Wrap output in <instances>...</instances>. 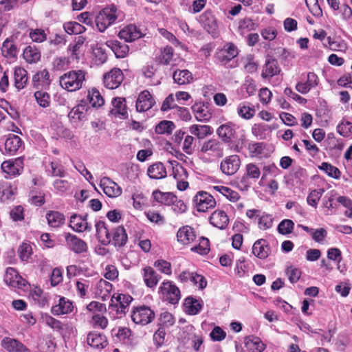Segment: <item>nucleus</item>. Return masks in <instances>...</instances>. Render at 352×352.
Instances as JSON below:
<instances>
[{
  "mask_svg": "<svg viewBox=\"0 0 352 352\" xmlns=\"http://www.w3.org/2000/svg\"><path fill=\"white\" fill-rule=\"evenodd\" d=\"M85 73L82 70H72L65 73L60 78V85L68 91H75L80 89L84 80Z\"/></svg>",
  "mask_w": 352,
  "mask_h": 352,
  "instance_id": "f257e3e1",
  "label": "nucleus"
},
{
  "mask_svg": "<svg viewBox=\"0 0 352 352\" xmlns=\"http://www.w3.org/2000/svg\"><path fill=\"white\" fill-rule=\"evenodd\" d=\"M161 298L170 304H177L181 298L179 289L171 281H164L159 287Z\"/></svg>",
  "mask_w": 352,
  "mask_h": 352,
  "instance_id": "f03ea898",
  "label": "nucleus"
},
{
  "mask_svg": "<svg viewBox=\"0 0 352 352\" xmlns=\"http://www.w3.org/2000/svg\"><path fill=\"white\" fill-rule=\"evenodd\" d=\"M131 317L134 323L144 326L155 319V314L149 307L142 305L133 309Z\"/></svg>",
  "mask_w": 352,
  "mask_h": 352,
  "instance_id": "7ed1b4c3",
  "label": "nucleus"
},
{
  "mask_svg": "<svg viewBox=\"0 0 352 352\" xmlns=\"http://www.w3.org/2000/svg\"><path fill=\"white\" fill-rule=\"evenodd\" d=\"M117 9L115 7L104 8L96 18V24L100 32H104L113 24L118 18Z\"/></svg>",
  "mask_w": 352,
  "mask_h": 352,
  "instance_id": "20e7f679",
  "label": "nucleus"
},
{
  "mask_svg": "<svg viewBox=\"0 0 352 352\" xmlns=\"http://www.w3.org/2000/svg\"><path fill=\"white\" fill-rule=\"evenodd\" d=\"M241 166V160L237 155L226 157L220 163V170L226 175H234Z\"/></svg>",
  "mask_w": 352,
  "mask_h": 352,
  "instance_id": "39448f33",
  "label": "nucleus"
},
{
  "mask_svg": "<svg viewBox=\"0 0 352 352\" xmlns=\"http://www.w3.org/2000/svg\"><path fill=\"white\" fill-rule=\"evenodd\" d=\"M197 210L199 212H205L209 209L213 208L216 205V201L209 193L204 191L199 192L194 197Z\"/></svg>",
  "mask_w": 352,
  "mask_h": 352,
  "instance_id": "423d86ee",
  "label": "nucleus"
},
{
  "mask_svg": "<svg viewBox=\"0 0 352 352\" xmlns=\"http://www.w3.org/2000/svg\"><path fill=\"white\" fill-rule=\"evenodd\" d=\"M200 152L208 155L221 157L223 155V144L218 140L211 138L203 142L200 147Z\"/></svg>",
  "mask_w": 352,
  "mask_h": 352,
  "instance_id": "0eeeda50",
  "label": "nucleus"
},
{
  "mask_svg": "<svg viewBox=\"0 0 352 352\" xmlns=\"http://www.w3.org/2000/svg\"><path fill=\"white\" fill-rule=\"evenodd\" d=\"M1 169L7 175L12 177L21 175L23 170V158L18 157L14 160L5 161L1 164Z\"/></svg>",
  "mask_w": 352,
  "mask_h": 352,
  "instance_id": "6e6552de",
  "label": "nucleus"
},
{
  "mask_svg": "<svg viewBox=\"0 0 352 352\" xmlns=\"http://www.w3.org/2000/svg\"><path fill=\"white\" fill-rule=\"evenodd\" d=\"M133 298L128 294H119L111 298V304L109 309L115 311L118 314H124L129 305L131 302Z\"/></svg>",
  "mask_w": 352,
  "mask_h": 352,
  "instance_id": "1a4fd4ad",
  "label": "nucleus"
},
{
  "mask_svg": "<svg viewBox=\"0 0 352 352\" xmlns=\"http://www.w3.org/2000/svg\"><path fill=\"white\" fill-rule=\"evenodd\" d=\"M104 85L110 89L118 87L124 80V75L120 69L114 68L104 75Z\"/></svg>",
  "mask_w": 352,
  "mask_h": 352,
  "instance_id": "9d476101",
  "label": "nucleus"
},
{
  "mask_svg": "<svg viewBox=\"0 0 352 352\" xmlns=\"http://www.w3.org/2000/svg\"><path fill=\"white\" fill-rule=\"evenodd\" d=\"M245 175L241 177L238 183L241 190H248L250 186L248 179H258L261 175L260 168L254 164L250 163L245 166Z\"/></svg>",
  "mask_w": 352,
  "mask_h": 352,
  "instance_id": "9b49d317",
  "label": "nucleus"
},
{
  "mask_svg": "<svg viewBox=\"0 0 352 352\" xmlns=\"http://www.w3.org/2000/svg\"><path fill=\"white\" fill-rule=\"evenodd\" d=\"M217 134L224 143H232L236 138L235 126L231 122L221 124L217 128Z\"/></svg>",
  "mask_w": 352,
  "mask_h": 352,
  "instance_id": "f8f14e48",
  "label": "nucleus"
},
{
  "mask_svg": "<svg viewBox=\"0 0 352 352\" xmlns=\"http://www.w3.org/2000/svg\"><path fill=\"white\" fill-rule=\"evenodd\" d=\"M196 238L195 231L189 226L180 228L177 232V241L184 245H188L192 243Z\"/></svg>",
  "mask_w": 352,
  "mask_h": 352,
  "instance_id": "ddd939ff",
  "label": "nucleus"
},
{
  "mask_svg": "<svg viewBox=\"0 0 352 352\" xmlns=\"http://www.w3.org/2000/svg\"><path fill=\"white\" fill-rule=\"evenodd\" d=\"M100 186L104 193L109 197H117L122 194L121 188L109 177H103L100 180Z\"/></svg>",
  "mask_w": 352,
  "mask_h": 352,
  "instance_id": "4468645a",
  "label": "nucleus"
},
{
  "mask_svg": "<svg viewBox=\"0 0 352 352\" xmlns=\"http://www.w3.org/2000/svg\"><path fill=\"white\" fill-rule=\"evenodd\" d=\"M155 103V100L150 92L144 90L138 96L136 101V109L139 112H144L151 109Z\"/></svg>",
  "mask_w": 352,
  "mask_h": 352,
  "instance_id": "2eb2a0df",
  "label": "nucleus"
},
{
  "mask_svg": "<svg viewBox=\"0 0 352 352\" xmlns=\"http://www.w3.org/2000/svg\"><path fill=\"white\" fill-rule=\"evenodd\" d=\"M118 36L126 42H133L142 37L143 34L135 25L129 24L119 32Z\"/></svg>",
  "mask_w": 352,
  "mask_h": 352,
  "instance_id": "dca6fc26",
  "label": "nucleus"
},
{
  "mask_svg": "<svg viewBox=\"0 0 352 352\" xmlns=\"http://www.w3.org/2000/svg\"><path fill=\"white\" fill-rule=\"evenodd\" d=\"M200 21L204 28L210 34H215L217 30V20L210 10H206L200 16Z\"/></svg>",
  "mask_w": 352,
  "mask_h": 352,
  "instance_id": "f3484780",
  "label": "nucleus"
},
{
  "mask_svg": "<svg viewBox=\"0 0 352 352\" xmlns=\"http://www.w3.org/2000/svg\"><path fill=\"white\" fill-rule=\"evenodd\" d=\"M318 82V76L314 72H309L307 75V80L305 82H298L296 85V89L302 94H306L311 88L316 87Z\"/></svg>",
  "mask_w": 352,
  "mask_h": 352,
  "instance_id": "a211bd4d",
  "label": "nucleus"
},
{
  "mask_svg": "<svg viewBox=\"0 0 352 352\" xmlns=\"http://www.w3.org/2000/svg\"><path fill=\"white\" fill-rule=\"evenodd\" d=\"M87 215L84 216L74 214L70 218L69 226L76 232L90 231L91 229V226L87 221Z\"/></svg>",
  "mask_w": 352,
  "mask_h": 352,
  "instance_id": "6ab92c4d",
  "label": "nucleus"
},
{
  "mask_svg": "<svg viewBox=\"0 0 352 352\" xmlns=\"http://www.w3.org/2000/svg\"><path fill=\"white\" fill-rule=\"evenodd\" d=\"M106 45L113 52L116 57L118 58H125L129 54V45L119 41L109 40L106 42Z\"/></svg>",
  "mask_w": 352,
  "mask_h": 352,
  "instance_id": "aec40b11",
  "label": "nucleus"
},
{
  "mask_svg": "<svg viewBox=\"0 0 352 352\" xmlns=\"http://www.w3.org/2000/svg\"><path fill=\"white\" fill-rule=\"evenodd\" d=\"M142 276L145 285L149 288L155 287L161 278L150 266H146L142 269Z\"/></svg>",
  "mask_w": 352,
  "mask_h": 352,
  "instance_id": "412c9836",
  "label": "nucleus"
},
{
  "mask_svg": "<svg viewBox=\"0 0 352 352\" xmlns=\"http://www.w3.org/2000/svg\"><path fill=\"white\" fill-rule=\"evenodd\" d=\"M74 306L71 301L61 297L58 300V303L54 305L51 309V312L55 316L67 314L73 311Z\"/></svg>",
  "mask_w": 352,
  "mask_h": 352,
  "instance_id": "4be33fe9",
  "label": "nucleus"
},
{
  "mask_svg": "<svg viewBox=\"0 0 352 352\" xmlns=\"http://www.w3.org/2000/svg\"><path fill=\"white\" fill-rule=\"evenodd\" d=\"M22 143L21 139L18 135L10 134L5 142L6 153L10 155L16 154L22 146Z\"/></svg>",
  "mask_w": 352,
  "mask_h": 352,
  "instance_id": "5701e85b",
  "label": "nucleus"
},
{
  "mask_svg": "<svg viewBox=\"0 0 352 352\" xmlns=\"http://www.w3.org/2000/svg\"><path fill=\"white\" fill-rule=\"evenodd\" d=\"M270 252L267 242L263 239H258L252 246V253L260 259L266 258Z\"/></svg>",
  "mask_w": 352,
  "mask_h": 352,
  "instance_id": "b1692460",
  "label": "nucleus"
},
{
  "mask_svg": "<svg viewBox=\"0 0 352 352\" xmlns=\"http://www.w3.org/2000/svg\"><path fill=\"white\" fill-rule=\"evenodd\" d=\"M280 72L278 61L274 58H269L263 66L261 76L263 78H271L278 74Z\"/></svg>",
  "mask_w": 352,
  "mask_h": 352,
  "instance_id": "393cba45",
  "label": "nucleus"
},
{
  "mask_svg": "<svg viewBox=\"0 0 352 352\" xmlns=\"http://www.w3.org/2000/svg\"><path fill=\"white\" fill-rule=\"evenodd\" d=\"M96 236L103 245H108L111 242V234L104 221H99L96 223Z\"/></svg>",
  "mask_w": 352,
  "mask_h": 352,
  "instance_id": "a878e982",
  "label": "nucleus"
},
{
  "mask_svg": "<svg viewBox=\"0 0 352 352\" xmlns=\"http://www.w3.org/2000/svg\"><path fill=\"white\" fill-rule=\"evenodd\" d=\"M210 221L213 226L223 230L227 227L229 219L224 211L216 210L212 214Z\"/></svg>",
  "mask_w": 352,
  "mask_h": 352,
  "instance_id": "bb28decb",
  "label": "nucleus"
},
{
  "mask_svg": "<svg viewBox=\"0 0 352 352\" xmlns=\"http://www.w3.org/2000/svg\"><path fill=\"white\" fill-rule=\"evenodd\" d=\"M4 281L7 285L12 287H21L22 285H24L22 283L23 280L21 276L12 267H9L6 270Z\"/></svg>",
  "mask_w": 352,
  "mask_h": 352,
  "instance_id": "cd10ccee",
  "label": "nucleus"
},
{
  "mask_svg": "<svg viewBox=\"0 0 352 352\" xmlns=\"http://www.w3.org/2000/svg\"><path fill=\"white\" fill-rule=\"evenodd\" d=\"M2 346L9 352H26L28 349L17 340L4 338L1 341Z\"/></svg>",
  "mask_w": 352,
  "mask_h": 352,
  "instance_id": "c85d7f7f",
  "label": "nucleus"
},
{
  "mask_svg": "<svg viewBox=\"0 0 352 352\" xmlns=\"http://www.w3.org/2000/svg\"><path fill=\"white\" fill-rule=\"evenodd\" d=\"M128 241L127 234L122 226H118L112 230L111 241L116 247H123Z\"/></svg>",
  "mask_w": 352,
  "mask_h": 352,
  "instance_id": "c756f323",
  "label": "nucleus"
},
{
  "mask_svg": "<svg viewBox=\"0 0 352 352\" xmlns=\"http://www.w3.org/2000/svg\"><path fill=\"white\" fill-rule=\"evenodd\" d=\"M147 175L151 179H160L165 178L167 173L162 162H155L148 168Z\"/></svg>",
  "mask_w": 352,
  "mask_h": 352,
  "instance_id": "7c9ffc66",
  "label": "nucleus"
},
{
  "mask_svg": "<svg viewBox=\"0 0 352 352\" xmlns=\"http://www.w3.org/2000/svg\"><path fill=\"white\" fill-rule=\"evenodd\" d=\"M173 78L174 82L179 85L190 84L193 80V76L188 69H176Z\"/></svg>",
  "mask_w": 352,
  "mask_h": 352,
  "instance_id": "2f4dec72",
  "label": "nucleus"
},
{
  "mask_svg": "<svg viewBox=\"0 0 352 352\" xmlns=\"http://www.w3.org/2000/svg\"><path fill=\"white\" fill-rule=\"evenodd\" d=\"M87 342L89 345L96 349H102L107 345L106 337L97 332H91L88 334Z\"/></svg>",
  "mask_w": 352,
  "mask_h": 352,
  "instance_id": "473e14b6",
  "label": "nucleus"
},
{
  "mask_svg": "<svg viewBox=\"0 0 352 352\" xmlns=\"http://www.w3.org/2000/svg\"><path fill=\"white\" fill-rule=\"evenodd\" d=\"M33 85L36 88H45L50 84V74L47 69L37 72L32 78Z\"/></svg>",
  "mask_w": 352,
  "mask_h": 352,
  "instance_id": "72a5a7b5",
  "label": "nucleus"
},
{
  "mask_svg": "<svg viewBox=\"0 0 352 352\" xmlns=\"http://www.w3.org/2000/svg\"><path fill=\"white\" fill-rule=\"evenodd\" d=\"M113 109L111 113L114 115H120L124 118L127 116L126 100L124 98H115L112 100Z\"/></svg>",
  "mask_w": 352,
  "mask_h": 352,
  "instance_id": "f704fd0d",
  "label": "nucleus"
},
{
  "mask_svg": "<svg viewBox=\"0 0 352 352\" xmlns=\"http://www.w3.org/2000/svg\"><path fill=\"white\" fill-rule=\"evenodd\" d=\"M14 85L18 90L23 89L28 82V72L22 67H16L14 72Z\"/></svg>",
  "mask_w": 352,
  "mask_h": 352,
  "instance_id": "c9c22d12",
  "label": "nucleus"
},
{
  "mask_svg": "<svg viewBox=\"0 0 352 352\" xmlns=\"http://www.w3.org/2000/svg\"><path fill=\"white\" fill-rule=\"evenodd\" d=\"M67 241L69 243L72 249L76 253H82L85 252L87 250V243L82 239L78 238L75 235L69 234L67 238Z\"/></svg>",
  "mask_w": 352,
  "mask_h": 352,
  "instance_id": "e433bc0d",
  "label": "nucleus"
},
{
  "mask_svg": "<svg viewBox=\"0 0 352 352\" xmlns=\"http://www.w3.org/2000/svg\"><path fill=\"white\" fill-rule=\"evenodd\" d=\"M188 131L191 135L196 136L198 139H203L212 133L211 127L208 125L192 124L189 126Z\"/></svg>",
  "mask_w": 352,
  "mask_h": 352,
  "instance_id": "4c0bfd02",
  "label": "nucleus"
},
{
  "mask_svg": "<svg viewBox=\"0 0 352 352\" xmlns=\"http://www.w3.org/2000/svg\"><path fill=\"white\" fill-rule=\"evenodd\" d=\"M258 28V24L256 23L250 18H244L239 21L238 23V32L241 36H245L250 31L255 30Z\"/></svg>",
  "mask_w": 352,
  "mask_h": 352,
  "instance_id": "58836bf2",
  "label": "nucleus"
},
{
  "mask_svg": "<svg viewBox=\"0 0 352 352\" xmlns=\"http://www.w3.org/2000/svg\"><path fill=\"white\" fill-rule=\"evenodd\" d=\"M48 225L52 228H58L64 224V215L57 211H50L46 214Z\"/></svg>",
  "mask_w": 352,
  "mask_h": 352,
  "instance_id": "ea45409f",
  "label": "nucleus"
},
{
  "mask_svg": "<svg viewBox=\"0 0 352 352\" xmlns=\"http://www.w3.org/2000/svg\"><path fill=\"white\" fill-rule=\"evenodd\" d=\"M154 199L162 204L171 206L174 200H176V196L171 192H162L160 190H155L153 192Z\"/></svg>",
  "mask_w": 352,
  "mask_h": 352,
  "instance_id": "a19ab883",
  "label": "nucleus"
},
{
  "mask_svg": "<svg viewBox=\"0 0 352 352\" xmlns=\"http://www.w3.org/2000/svg\"><path fill=\"white\" fill-rule=\"evenodd\" d=\"M184 306L186 312L190 315L198 314L202 307L199 300L192 297H188L185 299Z\"/></svg>",
  "mask_w": 352,
  "mask_h": 352,
  "instance_id": "79ce46f5",
  "label": "nucleus"
},
{
  "mask_svg": "<svg viewBox=\"0 0 352 352\" xmlns=\"http://www.w3.org/2000/svg\"><path fill=\"white\" fill-rule=\"evenodd\" d=\"M238 115L243 119L249 120L255 114V109L250 107L248 102H242L239 104L236 109Z\"/></svg>",
  "mask_w": 352,
  "mask_h": 352,
  "instance_id": "37998d69",
  "label": "nucleus"
},
{
  "mask_svg": "<svg viewBox=\"0 0 352 352\" xmlns=\"http://www.w3.org/2000/svg\"><path fill=\"white\" fill-rule=\"evenodd\" d=\"M217 192H220L231 201L235 202L239 200V195L237 192L223 186H215L212 188Z\"/></svg>",
  "mask_w": 352,
  "mask_h": 352,
  "instance_id": "c03bdc74",
  "label": "nucleus"
},
{
  "mask_svg": "<svg viewBox=\"0 0 352 352\" xmlns=\"http://www.w3.org/2000/svg\"><path fill=\"white\" fill-rule=\"evenodd\" d=\"M42 321L47 326L58 332L60 333L64 329L63 323L60 320L53 318L49 314L43 315L42 316Z\"/></svg>",
  "mask_w": 352,
  "mask_h": 352,
  "instance_id": "a18cd8bd",
  "label": "nucleus"
},
{
  "mask_svg": "<svg viewBox=\"0 0 352 352\" xmlns=\"http://www.w3.org/2000/svg\"><path fill=\"white\" fill-rule=\"evenodd\" d=\"M1 52L6 58H14L17 54V49L12 41L6 39L3 43Z\"/></svg>",
  "mask_w": 352,
  "mask_h": 352,
  "instance_id": "49530a36",
  "label": "nucleus"
},
{
  "mask_svg": "<svg viewBox=\"0 0 352 352\" xmlns=\"http://www.w3.org/2000/svg\"><path fill=\"white\" fill-rule=\"evenodd\" d=\"M23 57L28 63H36L41 58L40 52L31 46L27 47L23 51Z\"/></svg>",
  "mask_w": 352,
  "mask_h": 352,
  "instance_id": "de8ad7c7",
  "label": "nucleus"
},
{
  "mask_svg": "<svg viewBox=\"0 0 352 352\" xmlns=\"http://www.w3.org/2000/svg\"><path fill=\"white\" fill-rule=\"evenodd\" d=\"M246 347L253 352H262L264 351L265 346L260 338L254 337L252 338H248L245 341Z\"/></svg>",
  "mask_w": 352,
  "mask_h": 352,
  "instance_id": "09e8293b",
  "label": "nucleus"
},
{
  "mask_svg": "<svg viewBox=\"0 0 352 352\" xmlns=\"http://www.w3.org/2000/svg\"><path fill=\"white\" fill-rule=\"evenodd\" d=\"M65 31L69 34H79L85 31V28L76 21L66 22L63 25Z\"/></svg>",
  "mask_w": 352,
  "mask_h": 352,
  "instance_id": "8fccbe9b",
  "label": "nucleus"
},
{
  "mask_svg": "<svg viewBox=\"0 0 352 352\" xmlns=\"http://www.w3.org/2000/svg\"><path fill=\"white\" fill-rule=\"evenodd\" d=\"M88 98L90 104L94 107H100L104 102L100 93L96 88H93L89 91Z\"/></svg>",
  "mask_w": 352,
  "mask_h": 352,
  "instance_id": "3c124183",
  "label": "nucleus"
},
{
  "mask_svg": "<svg viewBox=\"0 0 352 352\" xmlns=\"http://www.w3.org/2000/svg\"><path fill=\"white\" fill-rule=\"evenodd\" d=\"M191 251L201 255L207 254L210 251V243L207 238L201 236L199 239V244L191 248Z\"/></svg>",
  "mask_w": 352,
  "mask_h": 352,
  "instance_id": "603ef678",
  "label": "nucleus"
},
{
  "mask_svg": "<svg viewBox=\"0 0 352 352\" xmlns=\"http://www.w3.org/2000/svg\"><path fill=\"white\" fill-rule=\"evenodd\" d=\"M195 138L192 135H186L182 142V150L187 155H192L195 151Z\"/></svg>",
  "mask_w": 352,
  "mask_h": 352,
  "instance_id": "864d4df0",
  "label": "nucleus"
},
{
  "mask_svg": "<svg viewBox=\"0 0 352 352\" xmlns=\"http://www.w3.org/2000/svg\"><path fill=\"white\" fill-rule=\"evenodd\" d=\"M175 126L172 121H161L155 127V132L158 134H170Z\"/></svg>",
  "mask_w": 352,
  "mask_h": 352,
  "instance_id": "5fc2aeb1",
  "label": "nucleus"
},
{
  "mask_svg": "<svg viewBox=\"0 0 352 352\" xmlns=\"http://www.w3.org/2000/svg\"><path fill=\"white\" fill-rule=\"evenodd\" d=\"M337 131L343 137H349L352 134V122L343 119L338 125Z\"/></svg>",
  "mask_w": 352,
  "mask_h": 352,
  "instance_id": "6e6d98bb",
  "label": "nucleus"
},
{
  "mask_svg": "<svg viewBox=\"0 0 352 352\" xmlns=\"http://www.w3.org/2000/svg\"><path fill=\"white\" fill-rule=\"evenodd\" d=\"M319 168L324 171L329 177L338 179L340 177V171L338 168L327 162H322Z\"/></svg>",
  "mask_w": 352,
  "mask_h": 352,
  "instance_id": "4d7b16f0",
  "label": "nucleus"
},
{
  "mask_svg": "<svg viewBox=\"0 0 352 352\" xmlns=\"http://www.w3.org/2000/svg\"><path fill=\"white\" fill-rule=\"evenodd\" d=\"M324 192V189H315L312 190L308 195L307 198V201L309 205L316 208L319 200L320 199L322 194Z\"/></svg>",
  "mask_w": 352,
  "mask_h": 352,
  "instance_id": "13d9d810",
  "label": "nucleus"
},
{
  "mask_svg": "<svg viewBox=\"0 0 352 352\" xmlns=\"http://www.w3.org/2000/svg\"><path fill=\"white\" fill-rule=\"evenodd\" d=\"M15 190L7 183L0 184V199L4 201L11 199Z\"/></svg>",
  "mask_w": 352,
  "mask_h": 352,
  "instance_id": "bf43d9fd",
  "label": "nucleus"
},
{
  "mask_svg": "<svg viewBox=\"0 0 352 352\" xmlns=\"http://www.w3.org/2000/svg\"><path fill=\"white\" fill-rule=\"evenodd\" d=\"M294 223L290 219H284L278 226V231L280 234L285 235L292 232Z\"/></svg>",
  "mask_w": 352,
  "mask_h": 352,
  "instance_id": "052dcab7",
  "label": "nucleus"
},
{
  "mask_svg": "<svg viewBox=\"0 0 352 352\" xmlns=\"http://www.w3.org/2000/svg\"><path fill=\"white\" fill-rule=\"evenodd\" d=\"M98 289L100 291V295L102 298L105 297L111 292L113 285L109 282L100 279L97 284Z\"/></svg>",
  "mask_w": 352,
  "mask_h": 352,
  "instance_id": "680f3d73",
  "label": "nucleus"
},
{
  "mask_svg": "<svg viewBox=\"0 0 352 352\" xmlns=\"http://www.w3.org/2000/svg\"><path fill=\"white\" fill-rule=\"evenodd\" d=\"M38 104L43 107H47L50 103V96L47 92L37 91L34 93Z\"/></svg>",
  "mask_w": 352,
  "mask_h": 352,
  "instance_id": "e2e57ef3",
  "label": "nucleus"
},
{
  "mask_svg": "<svg viewBox=\"0 0 352 352\" xmlns=\"http://www.w3.org/2000/svg\"><path fill=\"white\" fill-rule=\"evenodd\" d=\"M173 56V50L171 47L166 46L162 50L159 56V61L164 65L169 64Z\"/></svg>",
  "mask_w": 352,
  "mask_h": 352,
  "instance_id": "0e129e2a",
  "label": "nucleus"
},
{
  "mask_svg": "<svg viewBox=\"0 0 352 352\" xmlns=\"http://www.w3.org/2000/svg\"><path fill=\"white\" fill-rule=\"evenodd\" d=\"M32 253V248L28 243H24L19 247L18 254L19 255L20 258L23 261H28Z\"/></svg>",
  "mask_w": 352,
  "mask_h": 352,
  "instance_id": "69168bd1",
  "label": "nucleus"
},
{
  "mask_svg": "<svg viewBox=\"0 0 352 352\" xmlns=\"http://www.w3.org/2000/svg\"><path fill=\"white\" fill-rule=\"evenodd\" d=\"M30 37L34 42L42 43L47 39V34L43 30L35 29L30 31Z\"/></svg>",
  "mask_w": 352,
  "mask_h": 352,
  "instance_id": "338daca9",
  "label": "nucleus"
},
{
  "mask_svg": "<svg viewBox=\"0 0 352 352\" xmlns=\"http://www.w3.org/2000/svg\"><path fill=\"white\" fill-rule=\"evenodd\" d=\"M305 3L311 14L316 16H320L322 11L318 5V0H305Z\"/></svg>",
  "mask_w": 352,
  "mask_h": 352,
  "instance_id": "774afa93",
  "label": "nucleus"
}]
</instances>
